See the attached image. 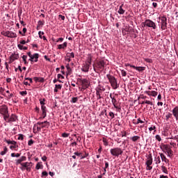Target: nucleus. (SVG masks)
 <instances>
[{
  "label": "nucleus",
  "mask_w": 178,
  "mask_h": 178,
  "mask_svg": "<svg viewBox=\"0 0 178 178\" xmlns=\"http://www.w3.org/2000/svg\"><path fill=\"white\" fill-rule=\"evenodd\" d=\"M161 170L163 173H165V175H168L169 173V171H168V168L165 165H161Z\"/></svg>",
  "instance_id": "nucleus-29"
},
{
  "label": "nucleus",
  "mask_w": 178,
  "mask_h": 178,
  "mask_svg": "<svg viewBox=\"0 0 178 178\" xmlns=\"http://www.w3.org/2000/svg\"><path fill=\"white\" fill-rule=\"evenodd\" d=\"M33 144H34V140H33V139H31L30 140H29L28 145L31 146Z\"/></svg>",
  "instance_id": "nucleus-47"
},
{
  "label": "nucleus",
  "mask_w": 178,
  "mask_h": 178,
  "mask_svg": "<svg viewBox=\"0 0 178 178\" xmlns=\"http://www.w3.org/2000/svg\"><path fill=\"white\" fill-rule=\"evenodd\" d=\"M42 119H45V118H47V107L42 106Z\"/></svg>",
  "instance_id": "nucleus-21"
},
{
  "label": "nucleus",
  "mask_w": 178,
  "mask_h": 178,
  "mask_svg": "<svg viewBox=\"0 0 178 178\" xmlns=\"http://www.w3.org/2000/svg\"><path fill=\"white\" fill-rule=\"evenodd\" d=\"M154 161L156 162V165L161 163V157L160 156L155 157Z\"/></svg>",
  "instance_id": "nucleus-33"
},
{
  "label": "nucleus",
  "mask_w": 178,
  "mask_h": 178,
  "mask_svg": "<svg viewBox=\"0 0 178 178\" xmlns=\"http://www.w3.org/2000/svg\"><path fill=\"white\" fill-rule=\"evenodd\" d=\"M124 5V3H122V6H120L119 10H118V13H119V15H124L126 10L123 9Z\"/></svg>",
  "instance_id": "nucleus-20"
},
{
  "label": "nucleus",
  "mask_w": 178,
  "mask_h": 178,
  "mask_svg": "<svg viewBox=\"0 0 178 178\" xmlns=\"http://www.w3.org/2000/svg\"><path fill=\"white\" fill-rule=\"evenodd\" d=\"M44 21L40 20V21L38 22V26H40V27H42V26L44 25Z\"/></svg>",
  "instance_id": "nucleus-39"
},
{
  "label": "nucleus",
  "mask_w": 178,
  "mask_h": 178,
  "mask_svg": "<svg viewBox=\"0 0 178 178\" xmlns=\"http://www.w3.org/2000/svg\"><path fill=\"white\" fill-rule=\"evenodd\" d=\"M35 169H36L37 170L41 169V164H40V163H38L36 164Z\"/></svg>",
  "instance_id": "nucleus-48"
},
{
  "label": "nucleus",
  "mask_w": 178,
  "mask_h": 178,
  "mask_svg": "<svg viewBox=\"0 0 178 178\" xmlns=\"http://www.w3.org/2000/svg\"><path fill=\"white\" fill-rule=\"evenodd\" d=\"M87 156H88V153H86L84 156L81 154V159H84V158H87Z\"/></svg>",
  "instance_id": "nucleus-52"
},
{
  "label": "nucleus",
  "mask_w": 178,
  "mask_h": 178,
  "mask_svg": "<svg viewBox=\"0 0 178 178\" xmlns=\"http://www.w3.org/2000/svg\"><path fill=\"white\" fill-rule=\"evenodd\" d=\"M77 101H79V99L77 97H72L71 102H72V104H76Z\"/></svg>",
  "instance_id": "nucleus-41"
},
{
  "label": "nucleus",
  "mask_w": 178,
  "mask_h": 178,
  "mask_svg": "<svg viewBox=\"0 0 178 178\" xmlns=\"http://www.w3.org/2000/svg\"><path fill=\"white\" fill-rule=\"evenodd\" d=\"M75 156H80L81 158V155H83V153L79 152H75L74 153Z\"/></svg>",
  "instance_id": "nucleus-40"
},
{
  "label": "nucleus",
  "mask_w": 178,
  "mask_h": 178,
  "mask_svg": "<svg viewBox=\"0 0 178 178\" xmlns=\"http://www.w3.org/2000/svg\"><path fill=\"white\" fill-rule=\"evenodd\" d=\"M106 77L113 90H118V88H119V85H118V80H116V78L111 74H107Z\"/></svg>",
  "instance_id": "nucleus-1"
},
{
  "label": "nucleus",
  "mask_w": 178,
  "mask_h": 178,
  "mask_svg": "<svg viewBox=\"0 0 178 178\" xmlns=\"http://www.w3.org/2000/svg\"><path fill=\"white\" fill-rule=\"evenodd\" d=\"M37 124H39L41 129H48L49 126H51V124L48 121L38 122H37Z\"/></svg>",
  "instance_id": "nucleus-10"
},
{
  "label": "nucleus",
  "mask_w": 178,
  "mask_h": 178,
  "mask_svg": "<svg viewBox=\"0 0 178 178\" xmlns=\"http://www.w3.org/2000/svg\"><path fill=\"white\" fill-rule=\"evenodd\" d=\"M146 26L147 27L154 29V30L156 29V24L151 19H146Z\"/></svg>",
  "instance_id": "nucleus-11"
},
{
  "label": "nucleus",
  "mask_w": 178,
  "mask_h": 178,
  "mask_svg": "<svg viewBox=\"0 0 178 178\" xmlns=\"http://www.w3.org/2000/svg\"><path fill=\"white\" fill-rule=\"evenodd\" d=\"M42 176H45V177L48 176V172L47 171H43L42 172Z\"/></svg>",
  "instance_id": "nucleus-57"
},
{
  "label": "nucleus",
  "mask_w": 178,
  "mask_h": 178,
  "mask_svg": "<svg viewBox=\"0 0 178 178\" xmlns=\"http://www.w3.org/2000/svg\"><path fill=\"white\" fill-rule=\"evenodd\" d=\"M156 140H157V141H161L162 138H161V136L156 135Z\"/></svg>",
  "instance_id": "nucleus-55"
},
{
  "label": "nucleus",
  "mask_w": 178,
  "mask_h": 178,
  "mask_svg": "<svg viewBox=\"0 0 178 178\" xmlns=\"http://www.w3.org/2000/svg\"><path fill=\"white\" fill-rule=\"evenodd\" d=\"M145 104H147V105H154V104H152V102L149 100H145Z\"/></svg>",
  "instance_id": "nucleus-51"
},
{
  "label": "nucleus",
  "mask_w": 178,
  "mask_h": 178,
  "mask_svg": "<svg viewBox=\"0 0 178 178\" xmlns=\"http://www.w3.org/2000/svg\"><path fill=\"white\" fill-rule=\"evenodd\" d=\"M47 157L46 156H43L42 157V161H43V162H47Z\"/></svg>",
  "instance_id": "nucleus-59"
},
{
  "label": "nucleus",
  "mask_w": 178,
  "mask_h": 178,
  "mask_svg": "<svg viewBox=\"0 0 178 178\" xmlns=\"http://www.w3.org/2000/svg\"><path fill=\"white\" fill-rule=\"evenodd\" d=\"M31 163H32L31 162H30V163L25 162V163H21V165H22L23 168H25V169H26V168H29L30 166V165H31Z\"/></svg>",
  "instance_id": "nucleus-30"
},
{
  "label": "nucleus",
  "mask_w": 178,
  "mask_h": 178,
  "mask_svg": "<svg viewBox=\"0 0 178 178\" xmlns=\"http://www.w3.org/2000/svg\"><path fill=\"white\" fill-rule=\"evenodd\" d=\"M104 91H105V88L99 86V87L96 88V95H101Z\"/></svg>",
  "instance_id": "nucleus-14"
},
{
  "label": "nucleus",
  "mask_w": 178,
  "mask_h": 178,
  "mask_svg": "<svg viewBox=\"0 0 178 178\" xmlns=\"http://www.w3.org/2000/svg\"><path fill=\"white\" fill-rule=\"evenodd\" d=\"M1 34L2 35H4V37H8V38H16V37H17V34L12 31H3L1 32Z\"/></svg>",
  "instance_id": "nucleus-8"
},
{
  "label": "nucleus",
  "mask_w": 178,
  "mask_h": 178,
  "mask_svg": "<svg viewBox=\"0 0 178 178\" xmlns=\"http://www.w3.org/2000/svg\"><path fill=\"white\" fill-rule=\"evenodd\" d=\"M67 58H74V53H73V52L67 53Z\"/></svg>",
  "instance_id": "nucleus-37"
},
{
  "label": "nucleus",
  "mask_w": 178,
  "mask_h": 178,
  "mask_svg": "<svg viewBox=\"0 0 178 178\" xmlns=\"http://www.w3.org/2000/svg\"><path fill=\"white\" fill-rule=\"evenodd\" d=\"M90 66H91V65L87 64L86 63H83L81 68L82 72H84L85 73L88 72V70H90Z\"/></svg>",
  "instance_id": "nucleus-13"
},
{
  "label": "nucleus",
  "mask_w": 178,
  "mask_h": 178,
  "mask_svg": "<svg viewBox=\"0 0 178 178\" xmlns=\"http://www.w3.org/2000/svg\"><path fill=\"white\" fill-rule=\"evenodd\" d=\"M147 161H146V163H145V165H147L146 167V170H152V166H151V165H152V162H153V160H152V154H149L147 156Z\"/></svg>",
  "instance_id": "nucleus-5"
},
{
  "label": "nucleus",
  "mask_w": 178,
  "mask_h": 178,
  "mask_svg": "<svg viewBox=\"0 0 178 178\" xmlns=\"http://www.w3.org/2000/svg\"><path fill=\"white\" fill-rule=\"evenodd\" d=\"M58 79H65V76H63L62 74H58L57 75Z\"/></svg>",
  "instance_id": "nucleus-56"
},
{
  "label": "nucleus",
  "mask_w": 178,
  "mask_h": 178,
  "mask_svg": "<svg viewBox=\"0 0 178 178\" xmlns=\"http://www.w3.org/2000/svg\"><path fill=\"white\" fill-rule=\"evenodd\" d=\"M156 95H158V92L152 90V97H156Z\"/></svg>",
  "instance_id": "nucleus-42"
},
{
  "label": "nucleus",
  "mask_w": 178,
  "mask_h": 178,
  "mask_svg": "<svg viewBox=\"0 0 178 178\" xmlns=\"http://www.w3.org/2000/svg\"><path fill=\"white\" fill-rule=\"evenodd\" d=\"M44 79L42 77H39V83H44Z\"/></svg>",
  "instance_id": "nucleus-60"
},
{
  "label": "nucleus",
  "mask_w": 178,
  "mask_h": 178,
  "mask_svg": "<svg viewBox=\"0 0 178 178\" xmlns=\"http://www.w3.org/2000/svg\"><path fill=\"white\" fill-rule=\"evenodd\" d=\"M0 115H2L3 119L6 116L9 115V108L6 104L0 106Z\"/></svg>",
  "instance_id": "nucleus-4"
},
{
  "label": "nucleus",
  "mask_w": 178,
  "mask_h": 178,
  "mask_svg": "<svg viewBox=\"0 0 178 178\" xmlns=\"http://www.w3.org/2000/svg\"><path fill=\"white\" fill-rule=\"evenodd\" d=\"M110 153L113 156H116L117 158H119V156L123 154V150H122L120 147H115L110 149Z\"/></svg>",
  "instance_id": "nucleus-3"
},
{
  "label": "nucleus",
  "mask_w": 178,
  "mask_h": 178,
  "mask_svg": "<svg viewBox=\"0 0 178 178\" xmlns=\"http://www.w3.org/2000/svg\"><path fill=\"white\" fill-rule=\"evenodd\" d=\"M105 65H106V63L104 60H100L99 61H97L95 65V67L98 69V70H104L105 69Z\"/></svg>",
  "instance_id": "nucleus-6"
},
{
  "label": "nucleus",
  "mask_w": 178,
  "mask_h": 178,
  "mask_svg": "<svg viewBox=\"0 0 178 178\" xmlns=\"http://www.w3.org/2000/svg\"><path fill=\"white\" fill-rule=\"evenodd\" d=\"M22 59L24 63V65H27V63H29V62H27V56L26 55L22 56Z\"/></svg>",
  "instance_id": "nucleus-35"
},
{
  "label": "nucleus",
  "mask_w": 178,
  "mask_h": 178,
  "mask_svg": "<svg viewBox=\"0 0 178 178\" xmlns=\"http://www.w3.org/2000/svg\"><path fill=\"white\" fill-rule=\"evenodd\" d=\"M155 129H156V127H155V126L151 127L149 128V131H152V130H155Z\"/></svg>",
  "instance_id": "nucleus-61"
},
{
  "label": "nucleus",
  "mask_w": 178,
  "mask_h": 178,
  "mask_svg": "<svg viewBox=\"0 0 178 178\" xmlns=\"http://www.w3.org/2000/svg\"><path fill=\"white\" fill-rule=\"evenodd\" d=\"M135 124H138L139 123H144V121L141 120L140 118H138L137 122H134Z\"/></svg>",
  "instance_id": "nucleus-46"
},
{
  "label": "nucleus",
  "mask_w": 178,
  "mask_h": 178,
  "mask_svg": "<svg viewBox=\"0 0 178 178\" xmlns=\"http://www.w3.org/2000/svg\"><path fill=\"white\" fill-rule=\"evenodd\" d=\"M4 142L6 143L7 144H12V145H15V146H10V149H15L19 147V145H17V142L15 140L5 139Z\"/></svg>",
  "instance_id": "nucleus-9"
},
{
  "label": "nucleus",
  "mask_w": 178,
  "mask_h": 178,
  "mask_svg": "<svg viewBox=\"0 0 178 178\" xmlns=\"http://www.w3.org/2000/svg\"><path fill=\"white\" fill-rule=\"evenodd\" d=\"M159 155H160V157L163 162H164L165 161V159H168V158H166V156H165V154H163V153H159Z\"/></svg>",
  "instance_id": "nucleus-31"
},
{
  "label": "nucleus",
  "mask_w": 178,
  "mask_h": 178,
  "mask_svg": "<svg viewBox=\"0 0 178 178\" xmlns=\"http://www.w3.org/2000/svg\"><path fill=\"white\" fill-rule=\"evenodd\" d=\"M67 42H65L63 44L58 45V49H65V48H67Z\"/></svg>",
  "instance_id": "nucleus-22"
},
{
  "label": "nucleus",
  "mask_w": 178,
  "mask_h": 178,
  "mask_svg": "<svg viewBox=\"0 0 178 178\" xmlns=\"http://www.w3.org/2000/svg\"><path fill=\"white\" fill-rule=\"evenodd\" d=\"M130 67H133V69H136L138 72H142L144 70V67H136L135 65H130Z\"/></svg>",
  "instance_id": "nucleus-23"
},
{
  "label": "nucleus",
  "mask_w": 178,
  "mask_h": 178,
  "mask_svg": "<svg viewBox=\"0 0 178 178\" xmlns=\"http://www.w3.org/2000/svg\"><path fill=\"white\" fill-rule=\"evenodd\" d=\"M19 94L22 96L27 95V91H22L19 92Z\"/></svg>",
  "instance_id": "nucleus-53"
},
{
  "label": "nucleus",
  "mask_w": 178,
  "mask_h": 178,
  "mask_svg": "<svg viewBox=\"0 0 178 178\" xmlns=\"http://www.w3.org/2000/svg\"><path fill=\"white\" fill-rule=\"evenodd\" d=\"M38 34H39L40 38L42 39V37H43L42 35H44V33L42 31H39Z\"/></svg>",
  "instance_id": "nucleus-49"
},
{
  "label": "nucleus",
  "mask_w": 178,
  "mask_h": 178,
  "mask_svg": "<svg viewBox=\"0 0 178 178\" xmlns=\"http://www.w3.org/2000/svg\"><path fill=\"white\" fill-rule=\"evenodd\" d=\"M152 6H153L155 9H156V8H158V3L154 2V3H152Z\"/></svg>",
  "instance_id": "nucleus-58"
},
{
  "label": "nucleus",
  "mask_w": 178,
  "mask_h": 178,
  "mask_svg": "<svg viewBox=\"0 0 178 178\" xmlns=\"http://www.w3.org/2000/svg\"><path fill=\"white\" fill-rule=\"evenodd\" d=\"M173 116V114H172L171 113H168L166 115H165V120L167 122H169V120L170 119H172Z\"/></svg>",
  "instance_id": "nucleus-26"
},
{
  "label": "nucleus",
  "mask_w": 178,
  "mask_h": 178,
  "mask_svg": "<svg viewBox=\"0 0 178 178\" xmlns=\"http://www.w3.org/2000/svg\"><path fill=\"white\" fill-rule=\"evenodd\" d=\"M39 101L41 105V109H42V106H45V104H46L45 102H47V100L44 98H43V99H40Z\"/></svg>",
  "instance_id": "nucleus-25"
},
{
  "label": "nucleus",
  "mask_w": 178,
  "mask_h": 178,
  "mask_svg": "<svg viewBox=\"0 0 178 178\" xmlns=\"http://www.w3.org/2000/svg\"><path fill=\"white\" fill-rule=\"evenodd\" d=\"M17 140H21V141H23L24 140V136L22 134H19Z\"/></svg>",
  "instance_id": "nucleus-36"
},
{
  "label": "nucleus",
  "mask_w": 178,
  "mask_h": 178,
  "mask_svg": "<svg viewBox=\"0 0 178 178\" xmlns=\"http://www.w3.org/2000/svg\"><path fill=\"white\" fill-rule=\"evenodd\" d=\"M160 20L161 21V29L166 30L168 29V18L166 17H160Z\"/></svg>",
  "instance_id": "nucleus-7"
},
{
  "label": "nucleus",
  "mask_w": 178,
  "mask_h": 178,
  "mask_svg": "<svg viewBox=\"0 0 178 178\" xmlns=\"http://www.w3.org/2000/svg\"><path fill=\"white\" fill-rule=\"evenodd\" d=\"M131 139L132 140V141H134V143H136V141H138V140H140V136H135L131 138Z\"/></svg>",
  "instance_id": "nucleus-32"
},
{
  "label": "nucleus",
  "mask_w": 178,
  "mask_h": 178,
  "mask_svg": "<svg viewBox=\"0 0 178 178\" xmlns=\"http://www.w3.org/2000/svg\"><path fill=\"white\" fill-rule=\"evenodd\" d=\"M19 59V54H13L10 56V60L8 62V63H13V62H15V60Z\"/></svg>",
  "instance_id": "nucleus-12"
},
{
  "label": "nucleus",
  "mask_w": 178,
  "mask_h": 178,
  "mask_svg": "<svg viewBox=\"0 0 178 178\" xmlns=\"http://www.w3.org/2000/svg\"><path fill=\"white\" fill-rule=\"evenodd\" d=\"M6 152H8V147H3V151L1 152L0 155L3 156L6 154Z\"/></svg>",
  "instance_id": "nucleus-34"
},
{
  "label": "nucleus",
  "mask_w": 178,
  "mask_h": 178,
  "mask_svg": "<svg viewBox=\"0 0 178 178\" xmlns=\"http://www.w3.org/2000/svg\"><path fill=\"white\" fill-rule=\"evenodd\" d=\"M3 120L6 123H13L14 122H17L19 120L18 117L16 114L7 115L4 117Z\"/></svg>",
  "instance_id": "nucleus-2"
},
{
  "label": "nucleus",
  "mask_w": 178,
  "mask_h": 178,
  "mask_svg": "<svg viewBox=\"0 0 178 178\" xmlns=\"http://www.w3.org/2000/svg\"><path fill=\"white\" fill-rule=\"evenodd\" d=\"M32 58L35 59V62H38V58H40V54L35 53L34 54L32 55Z\"/></svg>",
  "instance_id": "nucleus-28"
},
{
  "label": "nucleus",
  "mask_w": 178,
  "mask_h": 178,
  "mask_svg": "<svg viewBox=\"0 0 178 178\" xmlns=\"http://www.w3.org/2000/svg\"><path fill=\"white\" fill-rule=\"evenodd\" d=\"M160 178H169L167 175H160Z\"/></svg>",
  "instance_id": "nucleus-64"
},
{
  "label": "nucleus",
  "mask_w": 178,
  "mask_h": 178,
  "mask_svg": "<svg viewBox=\"0 0 178 178\" xmlns=\"http://www.w3.org/2000/svg\"><path fill=\"white\" fill-rule=\"evenodd\" d=\"M25 80H29V81H30V83H33V79H31V78H25Z\"/></svg>",
  "instance_id": "nucleus-63"
},
{
  "label": "nucleus",
  "mask_w": 178,
  "mask_h": 178,
  "mask_svg": "<svg viewBox=\"0 0 178 178\" xmlns=\"http://www.w3.org/2000/svg\"><path fill=\"white\" fill-rule=\"evenodd\" d=\"M165 150L167 151L168 156L172 158L173 156V150L168 147H165Z\"/></svg>",
  "instance_id": "nucleus-18"
},
{
  "label": "nucleus",
  "mask_w": 178,
  "mask_h": 178,
  "mask_svg": "<svg viewBox=\"0 0 178 178\" xmlns=\"http://www.w3.org/2000/svg\"><path fill=\"white\" fill-rule=\"evenodd\" d=\"M40 124H35L33 126V132L38 133V131H41V127H39Z\"/></svg>",
  "instance_id": "nucleus-19"
},
{
  "label": "nucleus",
  "mask_w": 178,
  "mask_h": 178,
  "mask_svg": "<svg viewBox=\"0 0 178 178\" xmlns=\"http://www.w3.org/2000/svg\"><path fill=\"white\" fill-rule=\"evenodd\" d=\"M22 162H23L20 159H17L16 160V165H22V163H22Z\"/></svg>",
  "instance_id": "nucleus-44"
},
{
  "label": "nucleus",
  "mask_w": 178,
  "mask_h": 178,
  "mask_svg": "<svg viewBox=\"0 0 178 178\" xmlns=\"http://www.w3.org/2000/svg\"><path fill=\"white\" fill-rule=\"evenodd\" d=\"M69 136H70V134H66V133L62 134V137H63L64 138L69 137Z\"/></svg>",
  "instance_id": "nucleus-45"
},
{
  "label": "nucleus",
  "mask_w": 178,
  "mask_h": 178,
  "mask_svg": "<svg viewBox=\"0 0 178 178\" xmlns=\"http://www.w3.org/2000/svg\"><path fill=\"white\" fill-rule=\"evenodd\" d=\"M110 98L111 99V102L114 108H116V109H118V101L116 100V99L112 97V93L110 94Z\"/></svg>",
  "instance_id": "nucleus-15"
},
{
  "label": "nucleus",
  "mask_w": 178,
  "mask_h": 178,
  "mask_svg": "<svg viewBox=\"0 0 178 178\" xmlns=\"http://www.w3.org/2000/svg\"><path fill=\"white\" fill-rule=\"evenodd\" d=\"M17 47H18V48H19V49H21V50H22L23 49V45H22L21 44H17Z\"/></svg>",
  "instance_id": "nucleus-62"
},
{
  "label": "nucleus",
  "mask_w": 178,
  "mask_h": 178,
  "mask_svg": "<svg viewBox=\"0 0 178 178\" xmlns=\"http://www.w3.org/2000/svg\"><path fill=\"white\" fill-rule=\"evenodd\" d=\"M19 159L22 160V162H24V161H27V157H26V156H22Z\"/></svg>",
  "instance_id": "nucleus-50"
},
{
  "label": "nucleus",
  "mask_w": 178,
  "mask_h": 178,
  "mask_svg": "<svg viewBox=\"0 0 178 178\" xmlns=\"http://www.w3.org/2000/svg\"><path fill=\"white\" fill-rule=\"evenodd\" d=\"M81 86L84 88H88V86H89L88 80H87V79H82V80H81Z\"/></svg>",
  "instance_id": "nucleus-17"
},
{
  "label": "nucleus",
  "mask_w": 178,
  "mask_h": 178,
  "mask_svg": "<svg viewBox=\"0 0 178 178\" xmlns=\"http://www.w3.org/2000/svg\"><path fill=\"white\" fill-rule=\"evenodd\" d=\"M121 74L122 77H126V75L127 74V73L126 72V71H124V70H122L121 71Z\"/></svg>",
  "instance_id": "nucleus-43"
},
{
  "label": "nucleus",
  "mask_w": 178,
  "mask_h": 178,
  "mask_svg": "<svg viewBox=\"0 0 178 178\" xmlns=\"http://www.w3.org/2000/svg\"><path fill=\"white\" fill-rule=\"evenodd\" d=\"M58 90H62V85L56 84L54 88V92H58Z\"/></svg>",
  "instance_id": "nucleus-27"
},
{
  "label": "nucleus",
  "mask_w": 178,
  "mask_h": 178,
  "mask_svg": "<svg viewBox=\"0 0 178 178\" xmlns=\"http://www.w3.org/2000/svg\"><path fill=\"white\" fill-rule=\"evenodd\" d=\"M109 116H111V119H113V118H115V113H113V112L111 111L109 113Z\"/></svg>",
  "instance_id": "nucleus-54"
},
{
  "label": "nucleus",
  "mask_w": 178,
  "mask_h": 178,
  "mask_svg": "<svg viewBox=\"0 0 178 178\" xmlns=\"http://www.w3.org/2000/svg\"><path fill=\"white\" fill-rule=\"evenodd\" d=\"M92 62V56H91V55H89L85 63H87L88 65H91Z\"/></svg>",
  "instance_id": "nucleus-24"
},
{
  "label": "nucleus",
  "mask_w": 178,
  "mask_h": 178,
  "mask_svg": "<svg viewBox=\"0 0 178 178\" xmlns=\"http://www.w3.org/2000/svg\"><path fill=\"white\" fill-rule=\"evenodd\" d=\"M172 115L176 120L178 119V106H175L172 111Z\"/></svg>",
  "instance_id": "nucleus-16"
},
{
  "label": "nucleus",
  "mask_w": 178,
  "mask_h": 178,
  "mask_svg": "<svg viewBox=\"0 0 178 178\" xmlns=\"http://www.w3.org/2000/svg\"><path fill=\"white\" fill-rule=\"evenodd\" d=\"M55 42H63V38H59L57 40H54Z\"/></svg>",
  "instance_id": "nucleus-38"
}]
</instances>
